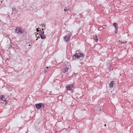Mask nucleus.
I'll return each instance as SVG.
<instances>
[{"label": "nucleus", "mask_w": 133, "mask_h": 133, "mask_svg": "<svg viewBox=\"0 0 133 133\" xmlns=\"http://www.w3.org/2000/svg\"><path fill=\"white\" fill-rule=\"evenodd\" d=\"M73 88V84L70 85L66 87V89L69 90H70Z\"/></svg>", "instance_id": "nucleus-6"}, {"label": "nucleus", "mask_w": 133, "mask_h": 133, "mask_svg": "<svg viewBox=\"0 0 133 133\" xmlns=\"http://www.w3.org/2000/svg\"><path fill=\"white\" fill-rule=\"evenodd\" d=\"M114 83L113 81H112L109 84V87L110 88H112L113 87Z\"/></svg>", "instance_id": "nucleus-7"}, {"label": "nucleus", "mask_w": 133, "mask_h": 133, "mask_svg": "<svg viewBox=\"0 0 133 133\" xmlns=\"http://www.w3.org/2000/svg\"><path fill=\"white\" fill-rule=\"evenodd\" d=\"M106 124H105L104 125V126H105V127L106 126Z\"/></svg>", "instance_id": "nucleus-20"}, {"label": "nucleus", "mask_w": 133, "mask_h": 133, "mask_svg": "<svg viewBox=\"0 0 133 133\" xmlns=\"http://www.w3.org/2000/svg\"><path fill=\"white\" fill-rule=\"evenodd\" d=\"M68 10H69V9H64V11H66Z\"/></svg>", "instance_id": "nucleus-18"}, {"label": "nucleus", "mask_w": 133, "mask_h": 133, "mask_svg": "<svg viewBox=\"0 0 133 133\" xmlns=\"http://www.w3.org/2000/svg\"><path fill=\"white\" fill-rule=\"evenodd\" d=\"M44 33V31L42 32L40 31V32L39 33V35L41 36V35L43 34Z\"/></svg>", "instance_id": "nucleus-11"}, {"label": "nucleus", "mask_w": 133, "mask_h": 133, "mask_svg": "<svg viewBox=\"0 0 133 133\" xmlns=\"http://www.w3.org/2000/svg\"><path fill=\"white\" fill-rule=\"evenodd\" d=\"M44 104L42 103L37 104L35 105L36 108L38 110L40 109L42 106H44Z\"/></svg>", "instance_id": "nucleus-3"}, {"label": "nucleus", "mask_w": 133, "mask_h": 133, "mask_svg": "<svg viewBox=\"0 0 133 133\" xmlns=\"http://www.w3.org/2000/svg\"><path fill=\"white\" fill-rule=\"evenodd\" d=\"M84 54L83 53H76L72 56V58L73 60L75 59L76 58H79L81 57H83Z\"/></svg>", "instance_id": "nucleus-1"}, {"label": "nucleus", "mask_w": 133, "mask_h": 133, "mask_svg": "<svg viewBox=\"0 0 133 133\" xmlns=\"http://www.w3.org/2000/svg\"><path fill=\"white\" fill-rule=\"evenodd\" d=\"M35 35L36 36V37H37V35Z\"/></svg>", "instance_id": "nucleus-22"}, {"label": "nucleus", "mask_w": 133, "mask_h": 133, "mask_svg": "<svg viewBox=\"0 0 133 133\" xmlns=\"http://www.w3.org/2000/svg\"><path fill=\"white\" fill-rule=\"evenodd\" d=\"M68 70V68H66L65 69L64 71H63V72L64 73H65V72H66V71H67Z\"/></svg>", "instance_id": "nucleus-12"}, {"label": "nucleus", "mask_w": 133, "mask_h": 133, "mask_svg": "<svg viewBox=\"0 0 133 133\" xmlns=\"http://www.w3.org/2000/svg\"><path fill=\"white\" fill-rule=\"evenodd\" d=\"M40 36L42 39H45L46 38V36L44 34H43L42 35H41V36Z\"/></svg>", "instance_id": "nucleus-9"}, {"label": "nucleus", "mask_w": 133, "mask_h": 133, "mask_svg": "<svg viewBox=\"0 0 133 133\" xmlns=\"http://www.w3.org/2000/svg\"><path fill=\"white\" fill-rule=\"evenodd\" d=\"M119 41L122 44L124 43V42L122 41Z\"/></svg>", "instance_id": "nucleus-17"}, {"label": "nucleus", "mask_w": 133, "mask_h": 133, "mask_svg": "<svg viewBox=\"0 0 133 133\" xmlns=\"http://www.w3.org/2000/svg\"><path fill=\"white\" fill-rule=\"evenodd\" d=\"M15 32L17 34H18L20 33L22 34L23 33L22 30L21 29H20L18 28H16L15 30Z\"/></svg>", "instance_id": "nucleus-5"}, {"label": "nucleus", "mask_w": 133, "mask_h": 133, "mask_svg": "<svg viewBox=\"0 0 133 133\" xmlns=\"http://www.w3.org/2000/svg\"><path fill=\"white\" fill-rule=\"evenodd\" d=\"M113 25L115 26V33L116 34L118 31V25L116 23H114L113 24Z\"/></svg>", "instance_id": "nucleus-4"}, {"label": "nucleus", "mask_w": 133, "mask_h": 133, "mask_svg": "<svg viewBox=\"0 0 133 133\" xmlns=\"http://www.w3.org/2000/svg\"><path fill=\"white\" fill-rule=\"evenodd\" d=\"M43 30H44V29H42V31H43Z\"/></svg>", "instance_id": "nucleus-19"}, {"label": "nucleus", "mask_w": 133, "mask_h": 133, "mask_svg": "<svg viewBox=\"0 0 133 133\" xmlns=\"http://www.w3.org/2000/svg\"><path fill=\"white\" fill-rule=\"evenodd\" d=\"M4 95H1L0 96V100L2 101V99L3 98V96H4Z\"/></svg>", "instance_id": "nucleus-13"}, {"label": "nucleus", "mask_w": 133, "mask_h": 133, "mask_svg": "<svg viewBox=\"0 0 133 133\" xmlns=\"http://www.w3.org/2000/svg\"><path fill=\"white\" fill-rule=\"evenodd\" d=\"M50 68V67H46L44 70V72H46L48 71L49 70V68Z\"/></svg>", "instance_id": "nucleus-8"}, {"label": "nucleus", "mask_w": 133, "mask_h": 133, "mask_svg": "<svg viewBox=\"0 0 133 133\" xmlns=\"http://www.w3.org/2000/svg\"><path fill=\"white\" fill-rule=\"evenodd\" d=\"M97 38V36L96 35L95 37H94V39L95 42H97L98 41V39Z\"/></svg>", "instance_id": "nucleus-10"}, {"label": "nucleus", "mask_w": 133, "mask_h": 133, "mask_svg": "<svg viewBox=\"0 0 133 133\" xmlns=\"http://www.w3.org/2000/svg\"><path fill=\"white\" fill-rule=\"evenodd\" d=\"M72 35L71 33L68 34L66 36L64 37V40L66 42H68L69 41L70 37Z\"/></svg>", "instance_id": "nucleus-2"}, {"label": "nucleus", "mask_w": 133, "mask_h": 133, "mask_svg": "<svg viewBox=\"0 0 133 133\" xmlns=\"http://www.w3.org/2000/svg\"><path fill=\"white\" fill-rule=\"evenodd\" d=\"M12 11H15L16 10V9L15 8H12Z\"/></svg>", "instance_id": "nucleus-14"}, {"label": "nucleus", "mask_w": 133, "mask_h": 133, "mask_svg": "<svg viewBox=\"0 0 133 133\" xmlns=\"http://www.w3.org/2000/svg\"><path fill=\"white\" fill-rule=\"evenodd\" d=\"M38 38H37V39H36V40H38Z\"/></svg>", "instance_id": "nucleus-21"}, {"label": "nucleus", "mask_w": 133, "mask_h": 133, "mask_svg": "<svg viewBox=\"0 0 133 133\" xmlns=\"http://www.w3.org/2000/svg\"><path fill=\"white\" fill-rule=\"evenodd\" d=\"M6 98L4 97V96H3V98L2 99V101H5V100Z\"/></svg>", "instance_id": "nucleus-15"}, {"label": "nucleus", "mask_w": 133, "mask_h": 133, "mask_svg": "<svg viewBox=\"0 0 133 133\" xmlns=\"http://www.w3.org/2000/svg\"><path fill=\"white\" fill-rule=\"evenodd\" d=\"M126 42H125V43H126Z\"/></svg>", "instance_id": "nucleus-23"}, {"label": "nucleus", "mask_w": 133, "mask_h": 133, "mask_svg": "<svg viewBox=\"0 0 133 133\" xmlns=\"http://www.w3.org/2000/svg\"><path fill=\"white\" fill-rule=\"evenodd\" d=\"M38 29H39V28H37V29H36V31H37V32H39V30Z\"/></svg>", "instance_id": "nucleus-16"}]
</instances>
